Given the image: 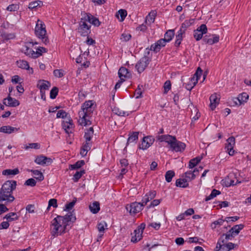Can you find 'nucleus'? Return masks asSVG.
<instances>
[{
	"label": "nucleus",
	"instance_id": "nucleus-47",
	"mask_svg": "<svg viewBox=\"0 0 251 251\" xmlns=\"http://www.w3.org/2000/svg\"><path fill=\"white\" fill-rule=\"evenodd\" d=\"M225 242V239H223V237H220L219 239L218 242L216 245V247L214 249V251H219L221 250L222 248V243H224Z\"/></svg>",
	"mask_w": 251,
	"mask_h": 251
},
{
	"label": "nucleus",
	"instance_id": "nucleus-39",
	"mask_svg": "<svg viewBox=\"0 0 251 251\" xmlns=\"http://www.w3.org/2000/svg\"><path fill=\"white\" fill-rule=\"evenodd\" d=\"M237 99L241 104L247 101L249 99V95L246 93H242L238 96Z\"/></svg>",
	"mask_w": 251,
	"mask_h": 251
},
{
	"label": "nucleus",
	"instance_id": "nucleus-33",
	"mask_svg": "<svg viewBox=\"0 0 251 251\" xmlns=\"http://www.w3.org/2000/svg\"><path fill=\"white\" fill-rule=\"evenodd\" d=\"M138 132H133L131 134H129L126 144L128 145L129 143H133L134 141H137L138 139Z\"/></svg>",
	"mask_w": 251,
	"mask_h": 251
},
{
	"label": "nucleus",
	"instance_id": "nucleus-45",
	"mask_svg": "<svg viewBox=\"0 0 251 251\" xmlns=\"http://www.w3.org/2000/svg\"><path fill=\"white\" fill-rule=\"evenodd\" d=\"M84 164V161L83 160L78 161L75 164L71 165L70 168L71 169H77L80 168Z\"/></svg>",
	"mask_w": 251,
	"mask_h": 251
},
{
	"label": "nucleus",
	"instance_id": "nucleus-40",
	"mask_svg": "<svg viewBox=\"0 0 251 251\" xmlns=\"http://www.w3.org/2000/svg\"><path fill=\"white\" fill-rule=\"evenodd\" d=\"M17 64L19 68H21L22 69L26 70L29 69V64L28 62L26 61L23 60L17 61Z\"/></svg>",
	"mask_w": 251,
	"mask_h": 251
},
{
	"label": "nucleus",
	"instance_id": "nucleus-14",
	"mask_svg": "<svg viewBox=\"0 0 251 251\" xmlns=\"http://www.w3.org/2000/svg\"><path fill=\"white\" fill-rule=\"evenodd\" d=\"M235 138L233 136L229 137L226 140L227 144L226 146V148L230 155H233L234 154L233 148L235 143Z\"/></svg>",
	"mask_w": 251,
	"mask_h": 251
},
{
	"label": "nucleus",
	"instance_id": "nucleus-37",
	"mask_svg": "<svg viewBox=\"0 0 251 251\" xmlns=\"http://www.w3.org/2000/svg\"><path fill=\"white\" fill-rule=\"evenodd\" d=\"M43 5V2L40 0H37L31 2L28 5L29 9H34L37 7H41Z\"/></svg>",
	"mask_w": 251,
	"mask_h": 251
},
{
	"label": "nucleus",
	"instance_id": "nucleus-5",
	"mask_svg": "<svg viewBox=\"0 0 251 251\" xmlns=\"http://www.w3.org/2000/svg\"><path fill=\"white\" fill-rule=\"evenodd\" d=\"M23 51L26 55L33 58H36L42 55L44 52H46L47 50L44 47H39L35 51L27 45L25 46L23 48Z\"/></svg>",
	"mask_w": 251,
	"mask_h": 251
},
{
	"label": "nucleus",
	"instance_id": "nucleus-9",
	"mask_svg": "<svg viewBox=\"0 0 251 251\" xmlns=\"http://www.w3.org/2000/svg\"><path fill=\"white\" fill-rule=\"evenodd\" d=\"M150 59L149 56L144 55L136 64L135 68L138 73L143 72L149 65Z\"/></svg>",
	"mask_w": 251,
	"mask_h": 251
},
{
	"label": "nucleus",
	"instance_id": "nucleus-31",
	"mask_svg": "<svg viewBox=\"0 0 251 251\" xmlns=\"http://www.w3.org/2000/svg\"><path fill=\"white\" fill-rule=\"evenodd\" d=\"M244 227L243 224L237 225L233 226L229 231L228 232H231L234 235H237L239 233L240 231Z\"/></svg>",
	"mask_w": 251,
	"mask_h": 251
},
{
	"label": "nucleus",
	"instance_id": "nucleus-52",
	"mask_svg": "<svg viewBox=\"0 0 251 251\" xmlns=\"http://www.w3.org/2000/svg\"><path fill=\"white\" fill-rule=\"evenodd\" d=\"M76 201V200H74L72 201L67 203L65 205V210L69 211L71 210L73 207L74 206Z\"/></svg>",
	"mask_w": 251,
	"mask_h": 251
},
{
	"label": "nucleus",
	"instance_id": "nucleus-35",
	"mask_svg": "<svg viewBox=\"0 0 251 251\" xmlns=\"http://www.w3.org/2000/svg\"><path fill=\"white\" fill-rule=\"evenodd\" d=\"M201 157L197 156L194 158L191 159L189 162V168L195 167L201 160Z\"/></svg>",
	"mask_w": 251,
	"mask_h": 251
},
{
	"label": "nucleus",
	"instance_id": "nucleus-59",
	"mask_svg": "<svg viewBox=\"0 0 251 251\" xmlns=\"http://www.w3.org/2000/svg\"><path fill=\"white\" fill-rule=\"evenodd\" d=\"M221 237H223V239H224V237H225V239L226 240L230 239V237H233L234 234L231 232H227L226 233L223 234Z\"/></svg>",
	"mask_w": 251,
	"mask_h": 251
},
{
	"label": "nucleus",
	"instance_id": "nucleus-22",
	"mask_svg": "<svg viewBox=\"0 0 251 251\" xmlns=\"http://www.w3.org/2000/svg\"><path fill=\"white\" fill-rule=\"evenodd\" d=\"M157 139L160 142H165L170 145V142H172L173 140H176V137L169 134L158 135Z\"/></svg>",
	"mask_w": 251,
	"mask_h": 251
},
{
	"label": "nucleus",
	"instance_id": "nucleus-18",
	"mask_svg": "<svg viewBox=\"0 0 251 251\" xmlns=\"http://www.w3.org/2000/svg\"><path fill=\"white\" fill-rule=\"evenodd\" d=\"M50 86V82L45 80H39L37 85V87L40 89V91H45L47 90H49Z\"/></svg>",
	"mask_w": 251,
	"mask_h": 251
},
{
	"label": "nucleus",
	"instance_id": "nucleus-12",
	"mask_svg": "<svg viewBox=\"0 0 251 251\" xmlns=\"http://www.w3.org/2000/svg\"><path fill=\"white\" fill-rule=\"evenodd\" d=\"M166 41L163 39H160L158 40L155 43L152 44L151 46L150 50L154 52L157 53L159 52L162 47L165 46L166 44Z\"/></svg>",
	"mask_w": 251,
	"mask_h": 251
},
{
	"label": "nucleus",
	"instance_id": "nucleus-60",
	"mask_svg": "<svg viewBox=\"0 0 251 251\" xmlns=\"http://www.w3.org/2000/svg\"><path fill=\"white\" fill-rule=\"evenodd\" d=\"M131 38V35L130 34L123 33L122 35L121 39H123L124 41H128Z\"/></svg>",
	"mask_w": 251,
	"mask_h": 251
},
{
	"label": "nucleus",
	"instance_id": "nucleus-15",
	"mask_svg": "<svg viewBox=\"0 0 251 251\" xmlns=\"http://www.w3.org/2000/svg\"><path fill=\"white\" fill-rule=\"evenodd\" d=\"M3 104L11 107H16L20 104L19 101L10 96V94L7 98L3 100Z\"/></svg>",
	"mask_w": 251,
	"mask_h": 251
},
{
	"label": "nucleus",
	"instance_id": "nucleus-38",
	"mask_svg": "<svg viewBox=\"0 0 251 251\" xmlns=\"http://www.w3.org/2000/svg\"><path fill=\"white\" fill-rule=\"evenodd\" d=\"M107 225L104 222H100L98 224L97 228L100 232V234L99 235L100 238H101L102 235H103L102 233L104 232L105 230V227Z\"/></svg>",
	"mask_w": 251,
	"mask_h": 251
},
{
	"label": "nucleus",
	"instance_id": "nucleus-64",
	"mask_svg": "<svg viewBox=\"0 0 251 251\" xmlns=\"http://www.w3.org/2000/svg\"><path fill=\"white\" fill-rule=\"evenodd\" d=\"M9 226V222H2L0 224V229H7Z\"/></svg>",
	"mask_w": 251,
	"mask_h": 251
},
{
	"label": "nucleus",
	"instance_id": "nucleus-1",
	"mask_svg": "<svg viewBox=\"0 0 251 251\" xmlns=\"http://www.w3.org/2000/svg\"><path fill=\"white\" fill-rule=\"evenodd\" d=\"M75 217L72 212H69L65 216H57L51 222L50 234L53 237H57L64 232L69 222H74Z\"/></svg>",
	"mask_w": 251,
	"mask_h": 251
},
{
	"label": "nucleus",
	"instance_id": "nucleus-34",
	"mask_svg": "<svg viewBox=\"0 0 251 251\" xmlns=\"http://www.w3.org/2000/svg\"><path fill=\"white\" fill-rule=\"evenodd\" d=\"M199 170L198 168H195L193 172L188 171L185 173V176L189 180H191L194 179L196 177V175L195 174V172H199Z\"/></svg>",
	"mask_w": 251,
	"mask_h": 251
},
{
	"label": "nucleus",
	"instance_id": "nucleus-19",
	"mask_svg": "<svg viewBox=\"0 0 251 251\" xmlns=\"http://www.w3.org/2000/svg\"><path fill=\"white\" fill-rule=\"evenodd\" d=\"M35 162L38 164L44 165L46 164L51 163V159L43 155H40L36 157Z\"/></svg>",
	"mask_w": 251,
	"mask_h": 251
},
{
	"label": "nucleus",
	"instance_id": "nucleus-4",
	"mask_svg": "<svg viewBox=\"0 0 251 251\" xmlns=\"http://www.w3.org/2000/svg\"><path fill=\"white\" fill-rule=\"evenodd\" d=\"M35 34L37 37L41 39L45 44L49 43V39L47 36L46 25L42 21L39 19L37 20L35 26Z\"/></svg>",
	"mask_w": 251,
	"mask_h": 251
},
{
	"label": "nucleus",
	"instance_id": "nucleus-41",
	"mask_svg": "<svg viewBox=\"0 0 251 251\" xmlns=\"http://www.w3.org/2000/svg\"><path fill=\"white\" fill-rule=\"evenodd\" d=\"M94 134V129L92 127L89 128L86 132H85L84 137L86 140L91 141Z\"/></svg>",
	"mask_w": 251,
	"mask_h": 251
},
{
	"label": "nucleus",
	"instance_id": "nucleus-30",
	"mask_svg": "<svg viewBox=\"0 0 251 251\" xmlns=\"http://www.w3.org/2000/svg\"><path fill=\"white\" fill-rule=\"evenodd\" d=\"M156 15L157 12L156 11L151 10L147 16L145 22L147 23V21H148L150 24L154 23Z\"/></svg>",
	"mask_w": 251,
	"mask_h": 251
},
{
	"label": "nucleus",
	"instance_id": "nucleus-21",
	"mask_svg": "<svg viewBox=\"0 0 251 251\" xmlns=\"http://www.w3.org/2000/svg\"><path fill=\"white\" fill-rule=\"evenodd\" d=\"M19 129V128L14 127L10 126H4L0 127V132L7 134H11L18 131Z\"/></svg>",
	"mask_w": 251,
	"mask_h": 251
},
{
	"label": "nucleus",
	"instance_id": "nucleus-61",
	"mask_svg": "<svg viewBox=\"0 0 251 251\" xmlns=\"http://www.w3.org/2000/svg\"><path fill=\"white\" fill-rule=\"evenodd\" d=\"M40 148V145L38 143H30L25 149H27L29 148L38 149Z\"/></svg>",
	"mask_w": 251,
	"mask_h": 251
},
{
	"label": "nucleus",
	"instance_id": "nucleus-2",
	"mask_svg": "<svg viewBox=\"0 0 251 251\" xmlns=\"http://www.w3.org/2000/svg\"><path fill=\"white\" fill-rule=\"evenodd\" d=\"M94 108V102L92 100L87 101L83 104L81 110L78 112L80 118L78 122L80 125L86 126L91 124L90 117Z\"/></svg>",
	"mask_w": 251,
	"mask_h": 251
},
{
	"label": "nucleus",
	"instance_id": "nucleus-17",
	"mask_svg": "<svg viewBox=\"0 0 251 251\" xmlns=\"http://www.w3.org/2000/svg\"><path fill=\"white\" fill-rule=\"evenodd\" d=\"M156 196V192L155 191H150L142 199V204L144 206L147 203L153 199Z\"/></svg>",
	"mask_w": 251,
	"mask_h": 251
},
{
	"label": "nucleus",
	"instance_id": "nucleus-8",
	"mask_svg": "<svg viewBox=\"0 0 251 251\" xmlns=\"http://www.w3.org/2000/svg\"><path fill=\"white\" fill-rule=\"evenodd\" d=\"M87 21L84 20V17L81 19L79 22L78 32L81 36H86L90 33V25L86 23Z\"/></svg>",
	"mask_w": 251,
	"mask_h": 251
},
{
	"label": "nucleus",
	"instance_id": "nucleus-7",
	"mask_svg": "<svg viewBox=\"0 0 251 251\" xmlns=\"http://www.w3.org/2000/svg\"><path fill=\"white\" fill-rule=\"evenodd\" d=\"M143 205L141 202H134L127 204L126 209L131 215L140 212L143 209Z\"/></svg>",
	"mask_w": 251,
	"mask_h": 251
},
{
	"label": "nucleus",
	"instance_id": "nucleus-43",
	"mask_svg": "<svg viewBox=\"0 0 251 251\" xmlns=\"http://www.w3.org/2000/svg\"><path fill=\"white\" fill-rule=\"evenodd\" d=\"M31 172H32V173L35 176V178L39 180L42 181L44 179V176L42 174V173L38 171V170H31Z\"/></svg>",
	"mask_w": 251,
	"mask_h": 251
},
{
	"label": "nucleus",
	"instance_id": "nucleus-54",
	"mask_svg": "<svg viewBox=\"0 0 251 251\" xmlns=\"http://www.w3.org/2000/svg\"><path fill=\"white\" fill-rule=\"evenodd\" d=\"M53 74L55 76L59 77V78L62 77L64 75L63 71L61 69H59V70L57 69V70H54Z\"/></svg>",
	"mask_w": 251,
	"mask_h": 251
},
{
	"label": "nucleus",
	"instance_id": "nucleus-56",
	"mask_svg": "<svg viewBox=\"0 0 251 251\" xmlns=\"http://www.w3.org/2000/svg\"><path fill=\"white\" fill-rule=\"evenodd\" d=\"M203 34H204V33L199 32L198 33L196 31H194V37L195 38L196 41H199L201 39Z\"/></svg>",
	"mask_w": 251,
	"mask_h": 251
},
{
	"label": "nucleus",
	"instance_id": "nucleus-36",
	"mask_svg": "<svg viewBox=\"0 0 251 251\" xmlns=\"http://www.w3.org/2000/svg\"><path fill=\"white\" fill-rule=\"evenodd\" d=\"M221 194V192L219 190H217L216 189H213L211 193L208 196H207L205 199V201H208L211 200V199L214 198L216 197L217 195H219Z\"/></svg>",
	"mask_w": 251,
	"mask_h": 251
},
{
	"label": "nucleus",
	"instance_id": "nucleus-25",
	"mask_svg": "<svg viewBox=\"0 0 251 251\" xmlns=\"http://www.w3.org/2000/svg\"><path fill=\"white\" fill-rule=\"evenodd\" d=\"M20 173L18 168H15L14 169H6L4 170L2 174L4 176H9L10 177L18 174Z\"/></svg>",
	"mask_w": 251,
	"mask_h": 251
},
{
	"label": "nucleus",
	"instance_id": "nucleus-46",
	"mask_svg": "<svg viewBox=\"0 0 251 251\" xmlns=\"http://www.w3.org/2000/svg\"><path fill=\"white\" fill-rule=\"evenodd\" d=\"M198 33V32L203 33H206L207 31V28L205 24H202L200 26H199L197 29L195 30Z\"/></svg>",
	"mask_w": 251,
	"mask_h": 251
},
{
	"label": "nucleus",
	"instance_id": "nucleus-44",
	"mask_svg": "<svg viewBox=\"0 0 251 251\" xmlns=\"http://www.w3.org/2000/svg\"><path fill=\"white\" fill-rule=\"evenodd\" d=\"M85 174L84 170L77 171L74 175L73 180L74 182H77L81 178L82 176Z\"/></svg>",
	"mask_w": 251,
	"mask_h": 251
},
{
	"label": "nucleus",
	"instance_id": "nucleus-32",
	"mask_svg": "<svg viewBox=\"0 0 251 251\" xmlns=\"http://www.w3.org/2000/svg\"><path fill=\"white\" fill-rule=\"evenodd\" d=\"M175 35V31L174 29H169L164 34V39L167 42H169L172 40Z\"/></svg>",
	"mask_w": 251,
	"mask_h": 251
},
{
	"label": "nucleus",
	"instance_id": "nucleus-6",
	"mask_svg": "<svg viewBox=\"0 0 251 251\" xmlns=\"http://www.w3.org/2000/svg\"><path fill=\"white\" fill-rule=\"evenodd\" d=\"M202 70L200 67L197 68L193 76L189 79V81L188 83L185 84V88L187 90L191 91L193 88H194L198 83V80L202 75Z\"/></svg>",
	"mask_w": 251,
	"mask_h": 251
},
{
	"label": "nucleus",
	"instance_id": "nucleus-23",
	"mask_svg": "<svg viewBox=\"0 0 251 251\" xmlns=\"http://www.w3.org/2000/svg\"><path fill=\"white\" fill-rule=\"evenodd\" d=\"M62 126L67 133H69L70 132H71L70 129L73 128V121L71 119L70 117H68L66 121H63Z\"/></svg>",
	"mask_w": 251,
	"mask_h": 251
},
{
	"label": "nucleus",
	"instance_id": "nucleus-11",
	"mask_svg": "<svg viewBox=\"0 0 251 251\" xmlns=\"http://www.w3.org/2000/svg\"><path fill=\"white\" fill-rule=\"evenodd\" d=\"M154 141V139L152 136L144 137L142 139V144L139 148L143 150H146L151 146Z\"/></svg>",
	"mask_w": 251,
	"mask_h": 251
},
{
	"label": "nucleus",
	"instance_id": "nucleus-24",
	"mask_svg": "<svg viewBox=\"0 0 251 251\" xmlns=\"http://www.w3.org/2000/svg\"><path fill=\"white\" fill-rule=\"evenodd\" d=\"M118 75L120 79L123 78V77L125 78H129L131 75V73L128 71V69L124 67H122L120 68L118 71Z\"/></svg>",
	"mask_w": 251,
	"mask_h": 251
},
{
	"label": "nucleus",
	"instance_id": "nucleus-49",
	"mask_svg": "<svg viewBox=\"0 0 251 251\" xmlns=\"http://www.w3.org/2000/svg\"><path fill=\"white\" fill-rule=\"evenodd\" d=\"M58 89L56 87H54L50 92V98L52 99H55L58 94Z\"/></svg>",
	"mask_w": 251,
	"mask_h": 251
},
{
	"label": "nucleus",
	"instance_id": "nucleus-29",
	"mask_svg": "<svg viewBox=\"0 0 251 251\" xmlns=\"http://www.w3.org/2000/svg\"><path fill=\"white\" fill-rule=\"evenodd\" d=\"M176 185L181 188H186L188 187L189 184L185 178H179L176 180Z\"/></svg>",
	"mask_w": 251,
	"mask_h": 251
},
{
	"label": "nucleus",
	"instance_id": "nucleus-55",
	"mask_svg": "<svg viewBox=\"0 0 251 251\" xmlns=\"http://www.w3.org/2000/svg\"><path fill=\"white\" fill-rule=\"evenodd\" d=\"M50 206H53L54 208L57 207V200L55 199H50L49 201V205L47 209H49Z\"/></svg>",
	"mask_w": 251,
	"mask_h": 251
},
{
	"label": "nucleus",
	"instance_id": "nucleus-50",
	"mask_svg": "<svg viewBox=\"0 0 251 251\" xmlns=\"http://www.w3.org/2000/svg\"><path fill=\"white\" fill-rule=\"evenodd\" d=\"M67 115H68V114L64 110H59L58 112H57V115H56V117L57 118H67V119L68 118L67 117Z\"/></svg>",
	"mask_w": 251,
	"mask_h": 251
},
{
	"label": "nucleus",
	"instance_id": "nucleus-26",
	"mask_svg": "<svg viewBox=\"0 0 251 251\" xmlns=\"http://www.w3.org/2000/svg\"><path fill=\"white\" fill-rule=\"evenodd\" d=\"M89 209L90 211L93 214L98 213L100 210V203L98 201H94L89 205Z\"/></svg>",
	"mask_w": 251,
	"mask_h": 251
},
{
	"label": "nucleus",
	"instance_id": "nucleus-10",
	"mask_svg": "<svg viewBox=\"0 0 251 251\" xmlns=\"http://www.w3.org/2000/svg\"><path fill=\"white\" fill-rule=\"evenodd\" d=\"M170 146L171 150L176 152H182L186 148L185 144L177 140L176 138V140H173L170 142Z\"/></svg>",
	"mask_w": 251,
	"mask_h": 251
},
{
	"label": "nucleus",
	"instance_id": "nucleus-42",
	"mask_svg": "<svg viewBox=\"0 0 251 251\" xmlns=\"http://www.w3.org/2000/svg\"><path fill=\"white\" fill-rule=\"evenodd\" d=\"M175 172L173 170H169L166 172L165 174V179L167 182H170L172 181L173 177L175 176Z\"/></svg>",
	"mask_w": 251,
	"mask_h": 251
},
{
	"label": "nucleus",
	"instance_id": "nucleus-16",
	"mask_svg": "<svg viewBox=\"0 0 251 251\" xmlns=\"http://www.w3.org/2000/svg\"><path fill=\"white\" fill-rule=\"evenodd\" d=\"M85 21H87L90 24H91L95 26H98L100 25V22L99 19L90 14H86L84 16Z\"/></svg>",
	"mask_w": 251,
	"mask_h": 251
},
{
	"label": "nucleus",
	"instance_id": "nucleus-27",
	"mask_svg": "<svg viewBox=\"0 0 251 251\" xmlns=\"http://www.w3.org/2000/svg\"><path fill=\"white\" fill-rule=\"evenodd\" d=\"M19 216L18 215L17 213L10 212L6 214L3 218L4 219H6L8 222L18 220Z\"/></svg>",
	"mask_w": 251,
	"mask_h": 251
},
{
	"label": "nucleus",
	"instance_id": "nucleus-13",
	"mask_svg": "<svg viewBox=\"0 0 251 251\" xmlns=\"http://www.w3.org/2000/svg\"><path fill=\"white\" fill-rule=\"evenodd\" d=\"M220 37L217 34H212L211 36L205 35L203 38V41L210 45L217 43L219 41Z\"/></svg>",
	"mask_w": 251,
	"mask_h": 251
},
{
	"label": "nucleus",
	"instance_id": "nucleus-3",
	"mask_svg": "<svg viewBox=\"0 0 251 251\" xmlns=\"http://www.w3.org/2000/svg\"><path fill=\"white\" fill-rule=\"evenodd\" d=\"M17 182L15 180H7L2 185L0 191V201H6L11 202L15 198L12 195L13 190L16 189Z\"/></svg>",
	"mask_w": 251,
	"mask_h": 251
},
{
	"label": "nucleus",
	"instance_id": "nucleus-62",
	"mask_svg": "<svg viewBox=\"0 0 251 251\" xmlns=\"http://www.w3.org/2000/svg\"><path fill=\"white\" fill-rule=\"evenodd\" d=\"M239 219V217L238 216H233V217H226L225 219V221L227 223L229 222H235L237 221Z\"/></svg>",
	"mask_w": 251,
	"mask_h": 251
},
{
	"label": "nucleus",
	"instance_id": "nucleus-63",
	"mask_svg": "<svg viewBox=\"0 0 251 251\" xmlns=\"http://www.w3.org/2000/svg\"><path fill=\"white\" fill-rule=\"evenodd\" d=\"M91 145L92 143L91 141H88L87 140H86V143L82 147L85 149L86 151H89L91 149Z\"/></svg>",
	"mask_w": 251,
	"mask_h": 251
},
{
	"label": "nucleus",
	"instance_id": "nucleus-51",
	"mask_svg": "<svg viewBox=\"0 0 251 251\" xmlns=\"http://www.w3.org/2000/svg\"><path fill=\"white\" fill-rule=\"evenodd\" d=\"M112 111L115 114L121 116H125L126 113L124 111H120L118 108L115 107L112 109Z\"/></svg>",
	"mask_w": 251,
	"mask_h": 251
},
{
	"label": "nucleus",
	"instance_id": "nucleus-53",
	"mask_svg": "<svg viewBox=\"0 0 251 251\" xmlns=\"http://www.w3.org/2000/svg\"><path fill=\"white\" fill-rule=\"evenodd\" d=\"M36 181L33 178H29L26 180L25 184L27 186L33 187L36 185Z\"/></svg>",
	"mask_w": 251,
	"mask_h": 251
},
{
	"label": "nucleus",
	"instance_id": "nucleus-58",
	"mask_svg": "<svg viewBox=\"0 0 251 251\" xmlns=\"http://www.w3.org/2000/svg\"><path fill=\"white\" fill-rule=\"evenodd\" d=\"M191 23L190 21L186 20L184 23H183L181 25V28L184 29L185 31L186 29L191 25Z\"/></svg>",
	"mask_w": 251,
	"mask_h": 251
},
{
	"label": "nucleus",
	"instance_id": "nucleus-57",
	"mask_svg": "<svg viewBox=\"0 0 251 251\" xmlns=\"http://www.w3.org/2000/svg\"><path fill=\"white\" fill-rule=\"evenodd\" d=\"M19 9V6L17 4H12L9 5L6 8L7 10L9 11H15Z\"/></svg>",
	"mask_w": 251,
	"mask_h": 251
},
{
	"label": "nucleus",
	"instance_id": "nucleus-48",
	"mask_svg": "<svg viewBox=\"0 0 251 251\" xmlns=\"http://www.w3.org/2000/svg\"><path fill=\"white\" fill-rule=\"evenodd\" d=\"M164 93L167 94L171 88V83L170 80H167L164 84Z\"/></svg>",
	"mask_w": 251,
	"mask_h": 251
},
{
	"label": "nucleus",
	"instance_id": "nucleus-28",
	"mask_svg": "<svg viewBox=\"0 0 251 251\" xmlns=\"http://www.w3.org/2000/svg\"><path fill=\"white\" fill-rule=\"evenodd\" d=\"M127 15V11L125 9H120L116 14V17L120 22H123Z\"/></svg>",
	"mask_w": 251,
	"mask_h": 251
},
{
	"label": "nucleus",
	"instance_id": "nucleus-20",
	"mask_svg": "<svg viewBox=\"0 0 251 251\" xmlns=\"http://www.w3.org/2000/svg\"><path fill=\"white\" fill-rule=\"evenodd\" d=\"M209 100L210 101V107L212 110H214L216 107L217 105L219 103V98L216 94H214L211 95Z\"/></svg>",
	"mask_w": 251,
	"mask_h": 251
}]
</instances>
